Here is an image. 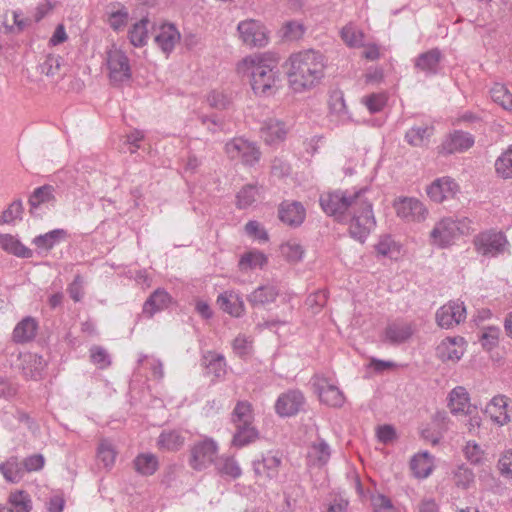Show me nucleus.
<instances>
[{
  "label": "nucleus",
  "instance_id": "nucleus-45",
  "mask_svg": "<svg viewBox=\"0 0 512 512\" xmlns=\"http://www.w3.org/2000/svg\"><path fill=\"white\" fill-rule=\"evenodd\" d=\"M340 34L342 40L350 47H360L363 45V32L351 23L345 25Z\"/></svg>",
  "mask_w": 512,
  "mask_h": 512
},
{
  "label": "nucleus",
  "instance_id": "nucleus-24",
  "mask_svg": "<svg viewBox=\"0 0 512 512\" xmlns=\"http://www.w3.org/2000/svg\"><path fill=\"white\" fill-rule=\"evenodd\" d=\"M463 338H447L443 340L436 349L437 356L443 361H458L464 353L460 342Z\"/></svg>",
  "mask_w": 512,
  "mask_h": 512
},
{
  "label": "nucleus",
  "instance_id": "nucleus-40",
  "mask_svg": "<svg viewBox=\"0 0 512 512\" xmlns=\"http://www.w3.org/2000/svg\"><path fill=\"white\" fill-rule=\"evenodd\" d=\"M148 23L149 20L147 18H143L130 28L128 32V37L133 46L142 47L147 43Z\"/></svg>",
  "mask_w": 512,
  "mask_h": 512
},
{
  "label": "nucleus",
  "instance_id": "nucleus-9",
  "mask_svg": "<svg viewBox=\"0 0 512 512\" xmlns=\"http://www.w3.org/2000/svg\"><path fill=\"white\" fill-rule=\"evenodd\" d=\"M106 62L109 69V78L112 83L119 84L130 79V64L124 52L116 48L108 50Z\"/></svg>",
  "mask_w": 512,
  "mask_h": 512
},
{
  "label": "nucleus",
  "instance_id": "nucleus-23",
  "mask_svg": "<svg viewBox=\"0 0 512 512\" xmlns=\"http://www.w3.org/2000/svg\"><path fill=\"white\" fill-rule=\"evenodd\" d=\"M260 133L263 140L271 145L283 141L286 137L287 129L282 121L268 119L263 123Z\"/></svg>",
  "mask_w": 512,
  "mask_h": 512
},
{
  "label": "nucleus",
  "instance_id": "nucleus-49",
  "mask_svg": "<svg viewBox=\"0 0 512 512\" xmlns=\"http://www.w3.org/2000/svg\"><path fill=\"white\" fill-rule=\"evenodd\" d=\"M116 451L112 443L108 440H102L98 446L97 459L103 463L104 467L111 468L115 462Z\"/></svg>",
  "mask_w": 512,
  "mask_h": 512
},
{
  "label": "nucleus",
  "instance_id": "nucleus-34",
  "mask_svg": "<svg viewBox=\"0 0 512 512\" xmlns=\"http://www.w3.org/2000/svg\"><path fill=\"white\" fill-rule=\"evenodd\" d=\"M0 249L13 256H30L31 250L21 243L14 235L0 233Z\"/></svg>",
  "mask_w": 512,
  "mask_h": 512
},
{
  "label": "nucleus",
  "instance_id": "nucleus-7",
  "mask_svg": "<svg viewBox=\"0 0 512 512\" xmlns=\"http://www.w3.org/2000/svg\"><path fill=\"white\" fill-rule=\"evenodd\" d=\"M227 156L232 159H240L244 165L253 166L259 162L261 152L258 147L242 137H236L225 145Z\"/></svg>",
  "mask_w": 512,
  "mask_h": 512
},
{
  "label": "nucleus",
  "instance_id": "nucleus-44",
  "mask_svg": "<svg viewBox=\"0 0 512 512\" xmlns=\"http://www.w3.org/2000/svg\"><path fill=\"white\" fill-rule=\"evenodd\" d=\"M24 213L23 203L20 199L13 201L7 209L0 215V225L15 224L17 220H22Z\"/></svg>",
  "mask_w": 512,
  "mask_h": 512
},
{
  "label": "nucleus",
  "instance_id": "nucleus-42",
  "mask_svg": "<svg viewBox=\"0 0 512 512\" xmlns=\"http://www.w3.org/2000/svg\"><path fill=\"white\" fill-rule=\"evenodd\" d=\"M495 171L503 179L512 178V144L496 159Z\"/></svg>",
  "mask_w": 512,
  "mask_h": 512
},
{
  "label": "nucleus",
  "instance_id": "nucleus-22",
  "mask_svg": "<svg viewBox=\"0 0 512 512\" xmlns=\"http://www.w3.org/2000/svg\"><path fill=\"white\" fill-rule=\"evenodd\" d=\"M442 57V52L438 48H433L421 53L415 59V68L424 72L426 75H434L438 72Z\"/></svg>",
  "mask_w": 512,
  "mask_h": 512
},
{
  "label": "nucleus",
  "instance_id": "nucleus-46",
  "mask_svg": "<svg viewBox=\"0 0 512 512\" xmlns=\"http://www.w3.org/2000/svg\"><path fill=\"white\" fill-rule=\"evenodd\" d=\"M208 361L206 364V370L208 374H212L214 379H221L226 374V363L222 355L210 354L205 357Z\"/></svg>",
  "mask_w": 512,
  "mask_h": 512
},
{
  "label": "nucleus",
  "instance_id": "nucleus-54",
  "mask_svg": "<svg viewBox=\"0 0 512 512\" xmlns=\"http://www.w3.org/2000/svg\"><path fill=\"white\" fill-rule=\"evenodd\" d=\"M500 330L497 327L491 326L485 328L481 336V344L484 348L490 350L498 343Z\"/></svg>",
  "mask_w": 512,
  "mask_h": 512
},
{
  "label": "nucleus",
  "instance_id": "nucleus-36",
  "mask_svg": "<svg viewBox=\"0 0 512 512\" xmlns=\"http://www.w3.org/2000/svg\"><path fill=\"white\" fill-rule=\"evenodd\" d=\"M448 400V406L453 414L464 413L469 409V394L462 386L455 387L449 393Z\"/></svg>",
  "mask_w": 512,
  "mask_h": 512
},
{
  "label": "nucleus",
  "instance_id": "nucleus-5",
  "mask_svg": "<svg viewBox=\"0 0 512 512\" xmlns=\"http://www.w3.org/2000/svg\"><path fill=\"white\" fill-rule=\"evenodd\" d=\"M473 246L482 256L510 254L511 245L506 234L494 228L481 231L473 237Z\"/></svg>",
  "mask_w": 512,
  "mask_h": 512
},
{
  "label": "nucleus",
  "instance_id": "nucleus-10",
  "mask_svg": "<svg viewBox=\"0 0 512 512\" xmlns=\"http://www.w3.org/2000/svg\"><path fill=\"white\" fill-rule=\"evenodd\" d=\"M237 30L242 42L250 47H263L268 43V36L264 26L257 20L241 21Z\"/></svg>",
  "mask_w": 512,
  "mask_h": 512
},
{
  "label": "nucleus",
  "instance_id": "nucleus-19",
  "mask_svg": "<svg viewBox=\"0 0 512 512\" xmlns=\"http://www.w3.org/2000/svg\"><path fill=\"white\" fill-rule=\"evenodd\" d=\"M474 145V138L468 132L456 130L443 141L439 153L453 154L468 150Z\"/></svg>",
  "mask_w": 512,
  "mask_h": 512
},
{
  "label": "nucleus",
  "instance_id": "nucleus-2",
  "mask_svg": "<svg viewBox=\"0 0 512 512\" xmlns=\"http://www.w3.org/2000/svg\"><path fill=\"white\" fill-rule=\"evenodd\" d=\"M287 64L288 82L296 93L314 88L324 77L325 57L320 51L307 49L293 53Z\"/></svg>",
  "mask_w": 512,
  "mask_h": 512
},
{
  "label": "nucleus",
  "instance_id": "nucleus-41",
  "mask_svg": "<svg viewBox=\"0 0 512 512\" xmlns=\"http://www.w3.org/2000/svg\"><path fill=\"white\" fill-rule=\"evenodd\" d=\"M8 507L13 508L15 512H30L32 509V501L27 492L18 490L10 493Z\"/></svg>",
  "mask_w": 512,
  "mask_h": 512
},
{
  "label": "nucleus",
  "instance_id": "nucleus-62",
  "mask_svg": "<svg viewBox=\"0 0 512 512\" xmlns=\"http://www.w3.org/2000/svg\"><path fill=\"white\" fill-rule=\"evenodd\" d=\"M45 459L42 454H34L23 460V466L28 472L39 471L43 468Z\"/></svg>",
  "mask_w": 512,
  "mask_h": 512
},
{
  "label": "nucleus",
  "instance_id": "nucleus-8",
  "mask_svg": "<svg viewBox=\"0 0 512 512\" xmlns=\"http://www.w3.org/2000/svg\"><path fill=\"white\" fill-rule=\"evenodd\" d=\"M217 444L212 439L196 442L190 450L189 464L194 470L201 471L216 461Z\"/></svg>",
  "mask_w": 512,
  "mask_h": 512
},
{
  "label": "nucleus",
  "instance_id": "nucleus-37",
  "mask_svg": "<svg viewBox=\"0 0 512 512\" xmlns=\"http://www.w3.org/2000/svg\"><path fill=\"white\" fill-rule=\"evenodd\" d=\"M134 469L142 476L153 475L158 467L159 462L156 455L152 453H141L133 461Z\"/></svg>",
  "mask_w": 512,
  "mask_h": 512
},
{
  "label": "nucleus",
  "instance_id": "nucleus-16",
  "mask_svg": "<svg viewBox=\"0 0 512 512\" xmlns=\"http://www.w3.org/2000/svg\"><path fill=\"white\" fill-rule=\"evenodd\" d=\"M459 192V185L450 177L438 178L427 188L430 199L436 203L452 199Z\"/></svg>",
  "mask_w": 512,
  "mask_h": 512
},
{
  "label": "nucleus",
  "instance_id": "nucleus-51",
  "mask_svg": "<svg viewBox=\"0 0 512 512\" xmlns=\"http://www.w3.org/2000/svg\"><path fill=\"white\" fill-rule=\"evenodd\" d=\"M0 472L3 477L12 483H16L21 479V470L16 458H11L0 465Z\"/></svg>",
  "mask_w": 512,
  "mask_h": 512
},
{
  "label": "nucleus",
  "instance_id": "nucleus-31",
  "mask_svg": "<svg viewBox=\"0 0 512 512\" xmlns=\"http://www.w3.org/2000/svg\"><path fill=\"white\" fill-rule=\"evenodd\" d=\"M433 133V126H414L405 133V140L413 147H424L428 145Z\"/></svg>",
  "mask_w": 512,
  "mask_h": 512
},
{
  "label": "nucleus",
  "instance_id": "nucleus-50",
  "mask_svg": "<svg viewBox=\"0 0 512 512\" xmlns=\"http://www.w3.org/2000/svg\"><path fill=\"white\" fill-rule=\"evenodd\" d=\"M257 194L258 191L254 185H245L236 195L237 207L239 209H245L251 206L256 201Z\"/></svg>",
  "mask_w": 512,
  "mask_h": 512
},
{
  "label": "nucleus",
  "instance_id": "nucleus-18",
  "mask_svg": "<svg viewBox=\"0 0 512 512\" xmlns=\"http://www.w3.org/2000/svg\"><path fill=\"white\" fill-rule=\"evenodd\" d=\"M411 323L397 320L389 323L383 332V342L390 345H400L408 341L413 335Z\"/></svg>",
  "mask_w": 512,
  "mask_h": 512
},
{
  "label": "nucleus",
  "instance_id": "nucleus-25",
  "mask_svg": "<svg viewBox=\"0 0 512 512\" xmlns=\"http://www.w3.org/2000/svg\"><path fill=\"white\" fill-rule=\"evenodd\" d=\"M67 240V232L64 229H54L45 234L36 236L32 240L38 252H48L55 246Z\"/></svg>",
  "mask_w": 512,
  "mask_h": 512
},
{
  "label": "nucleus",
  "instance_id": "nucleus-43",
  "mask_svg": "<svg viewBox=\"0 0 512 512\" xmlns=\"http://www.w3.org/2000/svg\"><path fill=\"white\" fill-rule=\"evenodd\" d=\"M492 100L505 110H512V93L503 84L496 83L490 90Z\"/></svg>",
  "mask_w": 512,
  "mask_h": 512
},
{
  "label": "nucleus",
  "instance_id": "nucleus-20",
  "mask_svg": "<svg viewBox=\"0 0 512 512\" xmlns=\"http://www.w3.org/2000/svg\"><path fill=\"white\" fill-rule=\"evenodd\" d=\"M280 465L281 457L271 452L264 454L260 460L253 461L255 474L269 480L277 478Z\"/></svg>",
  "mask_w": 512,
  "mask_h": 512
},
{
  "label": "nucleus",
  "instance_id": "nucleus-47",
  "mask_svg": "<svg viewBox=\"0 0 512 512\" xmlns=\"http://www.w3.org/2000/svg\"><path fill=\"white\" fill-rule=\"evenodd\" d=\"M376 249L378 253L382 256H387L388 254H401L406 253L403 249V246L396 242L391 236L385 235L380 238L379 242L376 245Z\"/></svg>",
  "mask_w": 512,
  "mask_h": 512
},
{
  "label": "nucleus",
  "instance_id": "nucleus-6",
  "mask_svg": "<svg viewBox=\"0 0 512 512\" xmlns=\"http://www.w3.org/2000/svg\"><path fill=\"white\" fill-rule=\"evenodd\" d=\"M350 215L352 216L349 226L350 234L353 238L363 242L376 224L372 204L366 200Z\"/></svg>",
  "mask_w": 512,
  "mask_h": 512
},
{
  "label": "nucleus",
  "instance_id": "nucleus-38",
  "mask_svg": "<svg viewBox=\"0 0 512 512\" xmlns=\"http://www.w3.org/2000/svg\"><path fill=\"white\" fill-rule=\"evenodd\" d=\"M215 468L222 477L237 479L241 476L242 470L232 456L223 455L216 459Z\"/></svg>",
  "mask_w": 512,
  "mask_h": 512
},
{
  "label": "nucleus",
  "instance_id": "nucleus-4",
  "mask_svg": "<svg viewBox=\"0 0 512 512\" xmlns=\"http://www.w3.org/2000/svg\"><path fill=\"white\" fill-rule=\"evenodd\" d=\"M254 414L251 403L238 401L231 413V422L235 427L232 444L236 447H244L254 442L259 432L253 425Z\"/></svg>",
  "mask_w": 512,
  "mask_h": 512
},
{
  "label": "nucleus",
  "instance_id": "nucleus-32",
  "mask_svg": "<svg viewBox=\"0 0 512 512\" xmlns=\"http://www.w3.org/2000/svg\"><path fill=\"white\" fill-rule=\"evenodd\" d=\"M171 301L170 295L163 289L155 290L143 305V313L152 317L156 312L166 308Z\"/></svg>",
  "mask_w": 512,
  "mask_h": 512
},
{
  "label": "nucleus",
  "instance_id": "nucleus-53",
  "mask_svg": "<svg viewBox=\"0 0 512 512\" xmlns=\"http://www.w3.org/2000/svg\"><path fill=\"white\" fill-rule=\"evenodd\" d=\"M207 102L210 107L223 110L230 105L229 97L222 91L213 90L207 96Z\"/></svg>",
  "mask_w": 512,
  "mask_h": 512
},
{
  "label": "nucleus",
  "instance_id": "nucleus-55",
  "mask_svg": "<svg viewBox=\"0 0 512 512\" xmlns=\"http://www.w3.org/2000/svg\"><path fill=\"white\" fill-rule=\"evenodd\" d=\"M244 230L248 236L253 237L254 239L262 241L268 240V234L266 230L258 221H249L248 223H246Z\"/></svg>",
  "mask_w": 512,
  "mask_h": 512
},
{
  "label": "nucleus",
  "instance_id": "nucleus-64",
  "mask_svg": "<svg viewBox=\"0 0 512 512\" xmlns=\"http://www.w3.org/2000/svg\"><path fill=\"white\" fill-rule=\"evenodd\" d=\"M199 120L201 124L212 134L223 130V122L214 116L200 115Z\"/></svg>",
  "mask_w": 512,
  "mask_h": 512
},
{
  "label": "nucleus",
  "instance_id": "nucleus-60",
  "mask_svg": "<svg viewBox=\"0 0 512 512\" xmlns=\"http://www.w3.org/2000/svg\"><path fill=\"white\" fill-rule=\"evenodd\" d=\"M365 104L371 113L379 112L386 104V98L382 94H372L365 98Z\"/></svg>",
  "mask_w": 512,
  "mask_h": 512
},
{
  "label": "nucleus",
  "instance_id": "nucleus-13",
  "mask_svg": "<svg viewBox=\"0 0 512 512\" xmlns=\"http://www.w3.org/2000/svg\"><path fill=\"white\" fill-rule=\"evenodd\" d=\"M397 216L407 222H421L426 219L428 211L416 198L405 197L394 203Z\"/></svg>",
  "mask_w": 512,
  "mask_h": 512
},
{
  "label": "nucleus",
  "instance_id": "nucleus-14",
  "mask_svg": "<svg viewBox=\"0 0 512 512\" xmlns=\"http://www.w3.org/2000/svg\"><path fill=\"white\" fill-rule=\"evenodd\" d=\"M278 217L285 225L297 228L306 218V209L299 201L284 200L279 204Z\"/></svg>",
  "mask_w": 512,
  "mask_h": 512
},
{
  "label": "nucleus",
  "instance_id": "nucleus-28",
  "mask_svg": "<svg viewBox=\"0 0 512 512\" xmlns=\"http://www.w3.org/2000/svg\"><path fill=\"white\" fill-rule=\"evenodd\" d=\"M54 191L55 189L51 185L36 188L28 199L30 214L35 215L42 205L53 203L55 201Z\"/></svg>",
  "mask_w": 512,
  "mask_h": 512
},
{
  "label": "nucleus",
  "instance_id": "nucleus-48",
  "mask_svg": "<svg viewBox=\"0 0 512 512\" xmlns=\"http://www.w3.org/2000/svg\"><path fill=\"white\" fill-rule=\"evenodd\" d=\"M474 478L475 476L473 471L464 464L457 466L453 471L454 483L459 488H469L470 485L474 482Z\"/></svg>",
  "mask_w": 512,
  "mask_h": 512
},
{
  "label": "nucleus",
  "instance_id": "nucleus-26",
  "mask_svg": "<svg viewBox=\"0 0 512 512\" xmlns=\"http://www.w3.org/2000/svg\"><path fill=\"white\" fill-rule=\"evenodd\" d=\"M180 40V33L173 24H164L155 36L156 44L165 53L171 52Z\"/></svg>",
  "mask_w": 512,
  "mask_h": 512
},
{
  "label": "nucleus",
  "instance_id": "nucleus-29",
  "mask_svg": "<svg viewBox=\"0 0 512 512\" xmlns=\"http://www.w3.org/2000/svg\"><path fill=\"white\" fill-rule=\"evenodd\" d=\"M507 398L504 395H498L492 398L486 407V413L497 424L504 425L510 421L507 413Z\"/></svg>",
  "mask_w": 512,
  "mask_h": 512
},
{
  "label": "nucleus",
  "instance_id": "nucleus-59",
  "mask_svg": "<svg viewBox=\"0 0 512 512\" xmlns=\"http://www.w3.org/2000/svg\"><path fill=\"white\" fill-rule=\"evenodd\" d=\"M90 352L92 362L99 365L100 368H105L110 364L109 355L104 348L94 346L91 348Z\"/></svg>",
  "mask_w": 512,
  "mask_h": 512
},
{
  "label": "nucleus",
  "instance_id": "nucleus-35",
  "mask_svg": "<svg viewBox=\"0 0 512 512\" xmlns=\"http://www.w3.org/2000/svg\"><path fill=\"white\" fill-rule=\"evenodd\" d=\"M330 456V447L323 439H320L318 442H314L308 451V461L311 465L316 467L326 465Z\"/></svg>",
  "mask_w": 512,
  "mask_h": 512
},
{
  "label": "nucleus",
  "instance_id": "nucleus-17",
  "mask_svg": "<svg viewBox=\"0 0 512 512\" xmlns=\"http://www.w3.org/2000/svg\"><path fill=\"white\" fill-rule=\"evenodd\" d=\"M455 238L454 219L444 218L435 224L430 232L429 241L431 245L445 248L450 246Z\"/></svg>",
  "mask_w": 512,
  "mask_h": 512
},
{
  "label": "nucleus",
  "instance_id": "nucleus-56",
  "mask_svg": "<svg viewBox=\"0 0 512 512\" xmlns=\"http://www.w3.org/2000/svg\"><path fill=\"white\" fill-rule=\"evenodd\" d=\"M128 11L125 8L119 9L115 12H112L109 16V25L114 30H120L124 26H126L128 22Z\"/></svg>",
  "mask_w": 512,
  "mask_h": 512
},
{
  "label": "nucleus",
  "instance_id": "nucleus-11",
  "mask_svg": "<svg viewBox=\"0 0 512 512\" xmlns=\"http://www.w3.org/2000/svg\"><path fill=\"white\" fill-rule=\"evenodd\" d=\"M436 323L444 329L459 325L466 319V308L463 302L449 301L440 307L435 315Z\"/></svg>",
  "mask_w": 512,
  "mask_h": 512
},
{
  "label": "nucleus",
  "instance_id": "nucleus-33",
  "mask_svg": "<svg viewBox=\"0 0 512 512\" xmlns=\"http://www.w3.org/2000/svg\"><path fill=\"white\" fill-rule=\"evenodd\" d=\"M37 328L36 320L32 317H26L14 328L13 340L17 343L29 342L35 337Z\"/></svg>",
  "mask_w": 512,
  "mask_h": 512
},
{
  "label": "nucleus",
  "instance_id": "nucleus-15",
  "mask_svg": "<svg viewBox=\"0 0 512 512\" xmlns=\"http://www.w3.org/2000/svg\"><path fill=\"white\" fill-rule=\"evenodd\" d=\"M305 403V398L299 390H289L281 394L275 404L276 413L281 417L296 415Z\"/></svg>",
  "mask_w": 512,
  "mask_h": 512
},
{
  "label": "nucleus",
  "instance_id": "nucleus-63",
  "mask_svg": "<svg viewBox=\"0 0 512 512\" xmlns=\"http://www.w3.org/2000/svg\"><path fill=\"white\" fill-rule=\"evenodd\" d=\"M252 341L244 336L239 335L233 341V349L239 356H245L250 352Z\"/></svg>",
  "mask_w": 512,
  "mask_h": 512
},
{
  "label": "nucleus",
  "instance_id": "nucleus-12",
  "mask_svg": "<svg viewBox=\"0 0 512 512\" xmlns=\"http://www.w3.org/2000/svg\"><path fill=\"white\" fill-rule=\"evenodd\" d=\"M314 388L319 400L327 406L339 408L345 403L343 392L326 377H316Z\"/></svg>",
  "mask_w": 512,
  "mask_h": 512
},
{
  "label": "nucleus",
  "instance_id": "nucleus-57",
  "mask_svg": "<svg viewBox=\"0 0 512 512\" xmlns=\"http://www.w3.org/2000/svg\"><path fill=\"white\" fill-rule=\"evenodd\" d=\"M267 263V258H240L238 267L242 272L249 270L262 269Z\"/></svg>",
  "mask_w": 512,
  "mask_h": 512
},
{
  "label": "nucleus",
  "instance_id": "nucleus-21",
  "mask_svg": "<svg viewBox=\"0 0 512 512\" xmlns=\"http://www.w3.org/2000/svg\"><path fill=\"white\" fill-rule=\"evenodd\" d=\"M217 304L221 310L233 317H240L245 311L244 301L234 291H225L217 297Z\"/></svg>",
  "mask_w": 512,
  "mask_h": 512
},
{
  "label": "nucleus",
  "instance_id": "nucleus-1",
  "mask_svg": "<svg viewBox=\"0 0 512 512\" xmlns=\"http://www.w3.org/2000/svg\"><path fill=\"white\" fill-rule=\"evenodd\" d=\"M279 57L274 53L252 54L237 63L239 74L249 75L252 90L259 96L274 95L280 87Z\"/></svg>",
  "mask_w": 512,
  "mask_h": 512
},
{
  "label": "nucleus",
  "instance_id": "nucleus-58",
  "mask_svg": "<svg viewBox=\"0 0 512 512\" xmlns=\"http://www.w3.org/2000/svg\"><path fill=\"white\" fill-rule=\"evenodd\" d=\"M304 34V26L296 21L288 22L284 27V36L288 40H298Z\"/></svg>",
  "mask_w": 512,
  "mask_h": 512
},
{
  "label": "nucleus",
  "instance_id": "nucleus-30",
  "mask_svg": "<svg viewBox=\"0 0 512 512\" xmlns=\"http://www.w3.org/2000/svg\"><path fill=\"white\" fill-rule=\"evenodd\" d=\"M279 292L273 285H262L247 296V301L253 306H264L274 302Z\"/></svg>",
  "mask_w": 512,
  "mask_h": 512
},
{
  "label": "nucleus",
  "instance_id": "nucleus-61",
  "mask_svg": "<svg viewBox=\"0 0 512 512\" xmlns=\"http://www.w3.org/2000/svg\"><path fill=\"white\" fill-rule=\"evenodd\" d=\"M498 468L502 476L512 478V450L506 451L498 461Z\"/></svg>",
  "mask_w": 512,
  "mask_h": 512
},
{
  "label": "nucleus",
  "instance_id": "nucleus-3",
  "mask_svg": "<svg viewBox=\"0 0 512 512\" xmlns=\"http://www.w3.org/2000/svg\"><path fill=\"white\" fill-rule=\"evenodd\" d=\"M366 189L357 191L335 190L321 194L319 202L323 211L330 216L341 218L364 203Z\"/></svg>",
  "mask_w": 512,
  "mask_h": 512
},
{
  "label": "nucleus",
  "instance_id": "nucleus-27",
  "mask_svg": "<svg viewBox=\"0 0 512 512\" xmlns=\"http://www.w3.org/2000/svg\"><path fill=\"white\" fill-rule=\"evenodd\" d=\"M410 468L416 478H427L433 471L434 458L427 451L418 453L411 459Z\"/></svg>",
  "mask_w": 512,
  "mask_h": 512
},
{
  "label": "nucleus",
  "instance_id": "nucleus-52",
  "mask_svg": "<svg viewBox=\"0 0 512 512\" xmlns=\"http://www.w3.org/2000/svg\"><path fill=\"white\" fill-rule=\"evenodd\" d=\"M61 60L60 56L47 55L45 60L39 65L40 72L48 77L58 75L61 68Z\"/></svg>",
  "mask_w": 512,
  "mask_h": 512
},
{
  "label": "nucleus",
  "instance_id": "nucleus-39",
  "mask_svg": "<svg viewBox=\"0 0 512 512\" xmlns=\"http://www.w3.org/2000/svg\"><path fill=\"white\" fill-rule=\"evenodd\" d=\"M185 438L180 431L164 430L158 437L157 444L160 449L177 451L184 445Z\"/></svg>",
  "mask_w": 512,
  "mask_h": 512
}]
</instances>
